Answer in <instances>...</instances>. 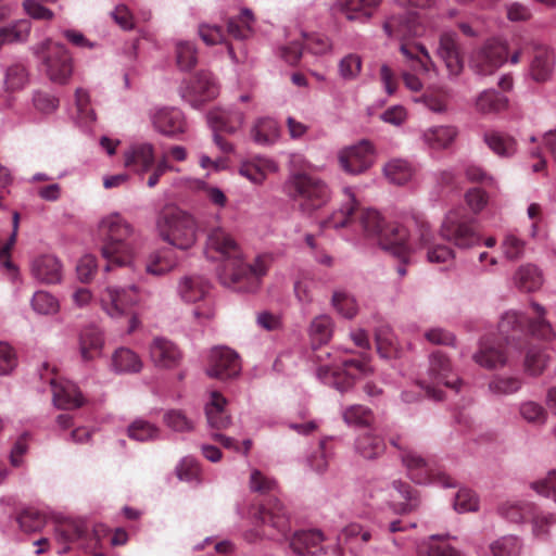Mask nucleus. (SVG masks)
<instances>
[{"label": "nucleus", "mask_w": 556, "mask_h": 556, "mask_svg": "<svg viewBox=\"0 0 556 556\" xmlns=\"http://www.w3.org/2000/svg\"><path fill=\"white\" fill-rule=\"evenodd\" d=\"M99 231L101 254L108 263L105 270L113 266L134 268L142 242L131 224L114 212L100 220Z\"/></svg>", "instance_id": "f03ea898"}, {"label": "nucleus", "mask_w": 556, "mask_h": 556, "mask_svg": "<svg viewBox=\"0 0 556 556\" xmlns=\"http://www.w3.org/2000/svg\"><path fill=\"white\" fill-rule=\"evenodd\" d=\"M31 308L39 315H53L59 311V301L49 292L40 290L30 300Z\"/></svg>", "instance_id": "6e6d98bb"}, {"label": "nucleus", "mask_w": 556, "mask_h": 556, "mask_svg": "<svg viewBox=\"0 0 556 556\" xmlns=\"http://www.w3.org/2000/svg\"><path fill=\"white\" fill-rule=\"evenodd\" d=\"M381 0H337L333 9L349 21H368Z\"/></svg>", "instance_id": "b1692460"}, {"label": "nucleus", "mask_w": 556, "mask_h": 556, "mask_svg": "<svg viewBox=\"0 0 556 556\" xmlns=\"http://www.w3.org/2000/svg\"><path fill=\"white\" fill-rule=\"evenodd\" d=\"M176 260L167 250L151 253L146 261V273L152 276H164L176 267Z\"/></svg>", "instance_id": "ea45409f"}, {"label": "nucleus", "mask_w": 556, "mask_h": 556, "mask_svg": "<svg viewBox=\"0 0 556 556\" xmlns=\"http://www.w3.org/2000/svg\"><path fill=\"white\" fill-rule=\"evenodd\" d=\"M358 222L366 235L379 236L382 248L392 251L393 254L405 257L408 251L412 250L407 229L397 224L384 227L382 218L376 210H362Z\"/></svg>", "instance_id": "39448f33"}, {"label": "nucleus", "mask_w": 556, "mask_h": 556, "mask_svg": "<svg viewBox=\"0 0 556 556\" xmlns=\"http://www.w3.org/2000/svg\"><path fill=\"white\" fill-rule=\"evenodd\" d=\"M29 83L28 68L23 63H13L4 70L3 88L14 92L24 89Z\"/></svg>", "instance_id": "a19ab883"}, {"label": "nucleus", "mask_w": 556, "mask_h": 556, "mask_svg": "<svg viewBox=\"0 0 556 556\" xmlns=\"http://www.w3.org/2000/svg\"><path fill=\"white\" fill-rule=\"evenodd\" d=\"M283 188L298 202L300 211L307 215L325 206L331 198L329 186L323 179L308 174H291Z\"/></svg>", "instance_id": "7ed1b4c3"}, {"label": "nucleus", "mask_w": 556, "mask_h": 556, "mask_svg": "<svg viewBox=\"0 0 556 556\" xmlns=\"http://www.w3.org/2000/svg\"><path fill=\"white\" fill-rule=\"evenodd\" d=\"M419 237L422 244L428 245L427 258L431 263H446L454 258V252L444 244L430 245L432 233L428 224H421L419 228Z\"/></svg>", "instance_id": "4c0bfd02"}, {"label": "nucleus", "mask_w": 556, "mask_h": 556, "mask_svg": "<svg viewBox=\"0 0 556 556\" xmlns=\"http://www.w3.org/2000/svg\"><path fill=\"white\" fill-rule=\"evenodd\" d=\"M383 30L389 38L405 40L420 35L421 27L415 13L391 16L383 23Z\"/></svg>", "instance_id": "f3484780"}, {"label": "nucleus", "mask_w": 556, "mask_h": 556, "mask_svg": "<svg viewBox=\"0 0 556 556\" xmlns=\"http://www.w3.org/2000/svg\"><path fill=\"white\" fill-rule=\"evenodd\" d=\"M30 273L41 283H56L62 278V264L54 255H40L33 260Z\"/></svg>", "instance_id": "4be33fe9"}, {"label": "nucleus", "mask_w": 556, "mask_h": 556, "mask_svg": "<svg viewBox=\"0 0 556 556\" xmlns=\"http://www.w3.org/2000/svg\"><path fill=\"white\" fill-rule=\"evenodd\" d=\"M483 141L494 154L503 159L511 157L517 152L516 139L505 132L488 131L483 135Z\"/></svg>", "instance_id": "c756f323"}, {"label": "nucleus", "mask_w": 556, "mask_h": 556, "mask_svg": "<svg viewBox=\"0 0 556 556\" xmlns=\"http://www.w3.org/2000/svg\"><path fill=\"white\" fill-rule=\"evenodd\" d=\"M498 514L510 522H523L533 514V506L528 502H506L498 507Z\"/></svg>", "instance_id": "8fccbe9b"}, {"label": "nucleus", "mask_w": 556, "mask_h": 556, "mask_svg": "<svg viewBox=\"0 0 556 556\" xmlns=\"http://www.w3.org/2000/svg\"><path fill=\"white\" fill-rule=\"evenodd\" d=\"M175 55L177 66L181 71H190L198 62V52L193 42L189 40H178L175 45Z\"/></svg>", "instance_id": "864d4df0"}, {"label": "nucleus", "mask_w": 556, "mask_h": 556, "mask_svg": "<svg viewBox=\"0 0 556 556\" xmlns=\"http://www.w3.org/2000/svg\"><path fill=\"white\" fill-rule=\"evenodd\" d=\"M332 304L345 318H353L357 313L355 300L344 292H334L332 295Z\"/></svg>", "instance_id": "774afa93"}, {"label": "nucleus", "mask_w": 556, "mask_h": 556, "mask_svg": "<svg viewBox=\"0 0 556 556\" xmlns=\"http://www.w3.org/2000/svg\"><path fill=\"white\" fill-rule=\"evenodd\" d=\"M207 124L213 130L236 134L245 122V114L237 108L214 109L207 113Z\"/></svg>", "instance_id": "a211bd4d"}, {"label": "nucleus", "mask_w": 556, "mask_h": 556, "mask_svg": "<svg viewBox=\"0 0 556 556\" xmlns=\"http://www.w3.org/2000/svg\"><path fill=\"white\" fill-rule=\"evenodd\" d=\"M356 452L366 459L380 456L386 448L383 439L372 433H364L356 439Z\"/></svg>", "instance_id": "37998d69"}, {"label": "nucleus", "mask_w": 556, "mask_h": 556, "mask_svg": "<svg viewBox=\"0 0 556 556\" xmlns=\"http://www.w3.org/2000/svg\"><path fill=\"white\" fill-rule=\"evenodd\" d=\"M78 346L84 362H91L100 357L104 346L102 332L94 327L85 328L79 334Z\"/></svg>", "instance_id": "bb28decb"}, {"label": "nucleus", "mask_w": 556, "mask_h": 556, "mask_svg": "<svg viewBox=\"0 0 556 556\" xmlns=\"http://www.w3.org/2000/svg\"><path fill=\"white\" fill-rule=\"evenodd\" d=\"M51 388L53 403L58 408L72 409L84 404V396L75 383L71 381L55 382L52 380Z\"/></svg>", "instance_id": "393cba45"}, {"label": "nucleus", "mask_w": 556, "mask_h": 556, "mask_svg": "<svg viewBox=\"0 0 556 556\" xmlns=\"http://www.w3.org/2000/svg\"><path fill=\"white\" fill-rule=\"evenodd\" d=\"M227 400L218 391H211L204 412L211 429L223 430L231 425V416L227 412Z\"/></svg>", "instance_id": "6ab92c4d"}, {"label": "nucleus", "mask_w": 556, "mask_h": 556, "mask_svg": "<svg viewBox=\"0 0 556 556\" xmlns=\"http://www.w3.org/2000/svg\"><path fill=\"white\" fill-rule=\"evenodd\" d=\"M490 551L493 556H518L521 542L515 535H504L491 543Z\"/></svg>", "instance_id": "4d7b16f0"}, {"label": "nucleus", "mask_w": 556, "mask_h": 556, "mask_svg": "<svg viewBox=\"0 0 556 556\" xmlns=\"http://www.w3.org/2000/svg\"><path fill=\"white\" fill-rule=\"evenodd\" d=\"M390 442L400 451L401 460L413 481L419 484H426L432 481L431 467L425 457L408 446L403 445L400 439H392Z\"/></svg>", "instance_id": "4468645a"}, {"label": "nucleus", "mask_w": 556, "mask_h": 556, "mask_svg": "<svg viewBox=\"0 0 556 556\" xmlns=\"http://www.w3.org/2000/svg\"><path fill=\"white\" fill-rule=\"evenodd\" d=\"M344 193L346 194L348 202L321 223L323 228H333L338 230L353 223L356 207L355 197L350 188H345Z\"/></svg>", "instance_id": "7c9ffc66"}, {"label": "nucleus", "mask_w": 556, "mask_h": 556, "mask_svg": "<svg viewBox=\"0 0 556 556\" xmlns=\"http://www.w3.org/2000/svg\"><path fill=\"white\" fill-rule=\"evenodd\" d=\"M278 164L268 157L257 156L250 162L242 163L239 174L255 185H262L269 173H276Z\"/></svg>", "instance_id": "cd10ccee"}, {"label": "nucleus", "mask_w": 556, "mask_h": 556, "mask_svg": "<svg viewBox=\"0 0 556 556\" xmlns=\"http://www.w3.org/2000/svg\"><path fill=\"white\" fill-rule=\"evenodd\" d=\"M390 491L396 492L404 502L394 505V510L399 514H408L419 506V500L413 493L409 484L395 480L392 482Z\"/></svg>", "instance_id": "3c124183"}, {"label": "nucleus", "mask_w": 556, "mask_h": 556, "mask_svg": "<svg viewBox=\"0 0 556 556\" xmlns=\"http://www.w3.org/2000/svg\"><path fill=\"white\" fill-rule=\"evenodd\" d=\"M501 248L504 256L507 260L518 261L525 255L526 242L517 235L509 232L505 235Z\"/></svg>", "instance_id": "052dcab7"}, {"label": "nucleus", "mask_w": 556, "mask_h": 556, "mask_svg": "<svg viewBox=\"0 0 556 556\" xmlns=\"http://www.w3.org/2000/svg\"><path fill=\"white\" fill-rule=\"evenodd\" d=\"M506 60V43L500 39H491L472 53L470 67L479 76H489L494 74Z\"/></svg>", "instance_id": "9d476101"}, {"label": "nucleus", "mask_w": 556, "mask_h": 556, "mask_svg": "<svg viewBox=\"0 0 556 556\" xmlns=\"http://www.w3.org/2000/svg\"><path fill=\"white\" fill-rule=\"evenodd\" d=\"M514 282L518 289L532 292L543 285V275L535 265H522L515 273Z\"/></svg>", "instance_id": "58836bf2"}, {"label": "nucleus", "mask_w": 556, "mask_h": 556, "mask_svg": "<svg viewBox=\"0 0 556 556\" xmlns=\"http://www.w3.org/2000/svg\"><path fill=\"white\" fill-rule=\"evenodd\" d=\"M441 237L459 249H470L480 242L472 219L463 210L455 208L446 213L441 228Z\"/></svg>", "instance_id": "6e6552de"}, {"label": "nucleus", "mask_w": 556, "mask_h": 556, "mask_svg": "<svg viewBox=\"0 0 556 556\" xmlns=\"http://www.w3.org/2000/svg\"><path fill=\"white\" fill-rule=\"evenodd\" d=\"M128 435L132 440L144 442L155 439L159 430L152 424L138 419L128 427Z\"/></svg>", "instance_id": "e2e57ef3"}, {"label": "nucleus", "mask_w": 556, "mask_h": 556, "mask_svg": "<svg viewBox=\"0 0 556 556\" xmlns=\"http://www.w3.org/2000/svg\"><path fill=\"white\" fill-rule=\"evenodd\" d=\"M362 58L356 53H350L342 58L338 65L340 77L345 81L355 80L362 71Z\"/></svg>", "instance_id": "13d9d810"}, {"label": "nucleus", "mask_w": 556, "mask_h": 556, "mask_svg": "<svg viewBox=\"0 0 556 556\" xmlns=\"http://www.w3.org/2000/svg\"><path fill=\"white\" fill-rule=\"evenodd\" d=\"M241 362L239 355L227 346L213 348L208 356V366L205 370L210 378L227 380L239 376Z\"/></svg>", "instance_id": "ddd939ff"}, {"label": "nucleus", "mask_w": 556, "mask_h": 556, "mask_svg": "<svg viewBox=\"0 0 556 556\" xmlns=\"http://www.w3.org/2000/svg\"><path fill=\"white\" fill-rule=\"evenodd\" d=\"M530 488L540 495L552 497L556 503V469L549 470L544 478L531 482Z\"/></svg>", "instance_id": "0e129e2a"}, {"label": "nucleus", "mask_w": 556, "mask_h": 556, "mask_svg": "<svg viewBox=\"0 0 556 556\" xmlns=\"http://www.w3.org/2000/svg\"><path fill=\"white\" fill-rule=\"evenodd\" d=\"M159 230L164 241L179 250H188L198 240L199 225L191 213L174 208L159 220Z\"/></svg>", "instance_id": "423d86ee"}, {"label": "nucleus", "mask_w": 556, "mask_h": 556, "mask_svg": "<svg viewBox=\"0 0 556 556\" xmlns=\"http://www.w3.org/2000/svg\"><path fill=\"white\" fill-rule=\"evenodd\" d=\"M342 418L349 426L366 427L371 424L374 416L368 407L354 404L342 410Z\"/></svg>", "instance_id": "5fc2aeb1"}, {"label": "nucleus", "mask_w": 556, "mask_h": 556, "mask_svg": "<svg viewBox=\"0 0 556 556\" xmlns=\"http://www.w3.org/2000/svg\"><path fill=\"white\" fill-rule=\"evenodd\" d=\"M208 282L200 276L184 277L178 283V294L187 303H195L207 294Z\"/></svg>", "instance_id": "2f4dec72"}, {"label": "nucleus", "mask_w": 556, "mask_h": 556, "mask_svg": "<svg viewBox=\"0 0 556 556\" xmlns=\"http://www.w3.org/2000/svg\"><path fill=\"white\" fill-rule=\"evenodd\" d=\"M47 77L54 84L65 85L73 74V59L66 47L46 38L30 47Z\"/></svg>", "instance_id": "20e7f679"}, {"label": "nucleus", "mask_w": 556, "mask_h": 556, "mask_svg": "<svg viewBox=\"0 0 556 556\" xmlns=\"http://www.w3.org/2000/svg\"><path fill=\"white\" fill-rule=\"evenodd\" d=\"M150 359L161 369H175L182 361L180 349L170 340L156 337L149 346Z\"/></svg>", "instance_id": "2eb2a0df"}, {"label": "nucleus", "mask_w": 556, "mask_h": 556, "mask_svg": "<svg viewBox=\"0 0 556 556\" xmlns=\"http://www.w3.org/2000/svg\"><path fill=\"white\" fill-rule=\"evenodd\" d=\"M338 162L344 173L361 175L368 170L375 162L374 147L367 140L345 147L338 152Z\"/></svg>", "instance_id": "f8f14e48"}, {"label": "nucleus", "mask_w": 556, "mask_h": 556, "mask_svg": "<svg viewBox=\"0 0 556 556\" xmlns=\"http://www.w3.org/2000/svg\"><path fill=\"white\" fill-rule=\"evenodd\" d=\"M401 53L410 63V66L417 73H429L432 66L431 58L427 49L421 45L402 43Z\"/></svg>", "instance_id": "e433bc0d"}, {"label": "nucleus", "mask_w": 556, "mask_h": 556, "mask_svg": "<svg viewBox=\"0 0 556 556\" xmlns=\"http://www.w3.org/2000/svg\"><path fill=\"white\" fill-rule=\"evenodd\" d=\"M143 367L140 356L129 348H119L112 355V368L118 374H137Z\"/></svg>", "instance_id": "473e14b6"}, {"label": "nucleus", "mask_w": 556, "mask_h": 556, "mask_svg": "<svg viewBox=\"0 0 556 556\" xmlns=\"http://www.w3.org/2000/svg\"><path fill=\"white\" fill-rule=\"evenodd\" d=\"M472 357L479 366L486 369L503 367L507 362L504 351L486 341L480 342L479 351Z\"/></svg>", "instance_id": "72a5a7b5"}, {"label": "nucleus", "mask_w": 556, "mask_h": 556, "mask_svg": "<svg viewBox=\"0 0 556 556\" xmlns=\"http://www.w3.org/2000/svg\"><path fill=\"white\" fill-rule=\"evenodd\" d=\"M308 332L313 344L323 345L328 343L333 333L331 317L328 315L315 317L311 323Z\"/></svg>", "instance_id": "49530a36"}, {"label": "nucleus", "mask_w": 556, "mask_h": 556, "mask_svg": "<svg viewBox=\"0 0 556 556\" xmlns=\"http://www.w3.org/2000/svg\"><path fill=\"white\" fill-rule=\"evenodd\" d=\"M553 70V52L545 47L536 48L530 66V73L532 78L536 81H545L551 77Z\"/></svg>", "instance_id": "f704fd0d"}, {"label": "nucleus", "mask_w": 556, "mask_h": 556, "mask_svg": "<svg viewBox=\"0 0 556 556\" xmlns=\"http://www.w3.org/2000/svg\"><path fill=\"white\" fill-rule=\"evenodd\" d=\"M521 384L517 377L495 376L489 382V390L495 395H509L516 393Z\"/></svg>", "instance_id": "bf43d9fd"}, {"label": "nucleus", "mask_w": 556, "mask_h": 556, "mask_svg": "<svg viewBox=\"0 0 556 556\" xmlns=\"http://www.w3.org/2000/svg\"><path fill=\"white\" fill-rule=\"evenodd\" d=\"M428 380H424L422 388L426 389L427 394L433 400H441L442 392L431 387L429 383L443 384L446 388L459 391L462 381L458 376L453 371L450 359L440 352L432 353L429 357V366L427 369Z\"/></svg>", "instance_id": "1a4fd4ad"}, {"label": "nucleus", "mask_w": 556, "mask_h": 556, "mask_svg": "<svg viewBox=\"0 0 556 556\" xmlns=\"http://www.w3.org/2000/svg\"><path fill=\"white\" fill-rule=\"evenodd\" d=\"M55 534H56V540L60 543L64 544V546L59 551L60 554H63L70 549V547L67 546V544L70 542L81 536L83 530L80 529V527H78L75 523L66 522V523L60 525L56 528Z\"/></svg>", "instance_id": "69168bd1"}, {"label": "nucleus", "mask_w": 556, "mask_h": 556, "mask_svg": "<svg viewBox=\"0 0 556 556\" xmlns=\"http://www.w3.org/2000/svg\"><path fill=\"white\" fill-rule=\"evenodd\" d=\"M551 356L546 350L539 346H532L526 353L525 370L533 377L541 376L547 368Z\"/></svg>", "instance_id": "c03bdc74"}, {"label": "nucleus", "mask_w": 556, "mask_h": 556, "mask_svg": "<svg viewBox=\"0 0 556 556\" xmlns=\"http://www.w3.org/2000/svg\"><path fill=\"white\" fill-rule=\"evenodd\" d=\"M151 119L154 128L165 136H175L185 131L184 115L178 109H156L151 114Z\"/></svg>", "instance_id": "412c9836"}, {"label": "nucleus", "mask_w": 556, "mask_h": 556, "mask_svg": "<svg viewBox=\"0 0 556 556\" xmlns=\"http://www.w3.org/2000/svg\"><path fill=\"white\" fill-rule=\"evenodd\" d=\"M507 102L508 100L504 94L495 90H484L477 98L476 106L481 113H493L504 110Z\"/></svg>", "instance_id": "603ef678"}, {"label": "nucleus", "mask_w": 556, "mask_h": 556, "mask_svg": "<svg viewBox=\"0 0 556 556\" xmlns=\"http://www.w3.org/2000/svg\"><path fill=\"white\" fill-rule=\"evenodd\" d=\"M519 415L528 424L542 427L547 422V409L538 402L525 401L519 405Z\"/></svg>", "instance_id": "09e8293b"}, {"label": "nucleus", "mask_w": 556, "mask_h": 556, "mask_svg": "<svg viewBox=\"0 0 556 556\" xmlns=\"http://www.w3.org/2000/svg\"><path fill=\"white\" fill-rule=\"evenodd\" d=\"M154 163V147L149 142L132 143L124 152V166L134 173L146 174Z\"/></svg>", "instance_id": "dca6fc26"}, {"label": "nucleus", "mask_w": 556, "mask_h": 556, "mask_svg": "<svg viewBox=\"0 0 556 556\" xmlns=\"http://www.w3.org/2000/svg\"><path fill=\"white\" fill-rule=\"evenodd\" d=\"M163 420L168 428L177 432L191 431L194 427L193 421L179 409L167 410L163 416Z\"/></svg>", "instance_id": "680f3d73"}, {"label": "nucleus", "mask_w": 556, "mask_h": 556, "mask_svg": "<svg viewBox=\"0 0 556 556\" xmlns=\"http://www.w3.org/2000/svg\"><path fill=\"white\" fill-rule=\"evenodd\" d=\"M458 134V128L454 125H434L422 130L420 138L429 149L443 151L454 144Z\"/></svg>", "instance_id": "aec40b11"}, {"label": "nucleus", "mask_w": 556, "mask_h": 556, "mask_svg": "<svg viewBox=\"0 0 556 556\" xmlns=\"http://www.w3.org/2000/svg\"><path fill=\"white\" fill-rule=\"evenodd\" d=\"M188 92L204 99H211L217 94L218 89L212 74L202 71L192 78L191 85L188 87Z\"/></svg>", "instance_id": "de8ad7c7"}, {"label": "nucleus", "mask_w": 556, "mask_h": 556, "mask_svg": "<svg viewBox=\"0 0 556 556\" xmlns=\"http://www.w3.org/2000/svg\"><path fill=\"white\" fill-rule=\"evenodd\" d=\"M250 137L257 146H271L280 137L279 125L271 117H257L250 128Z\"/></svg>", "instance_id": "c85d7f7f"}, {"label": "nucleus", "mask_w": 556, "mask_h": 556, "mask_svg": "<svg viewBox=\"0 0 556 556\" xmlns=\"http://www.w3.org/2000/svg\"><path fill=\"white\" fill-rule=\"evenodd\" d=\"M254 15L250 9H242L238 17L229 18L227 23L228 34L236 39H247L252 34Z\"/></svg>", "instance_id": "a18cd8bd"}, {"label": "nucleus", "mask_w": 556, "mask_h": 556, "mask_svg": "<svg viewBox=\"0 0 556 556\" xmlns=\"http://www.w3.org/2000/svg\"><path fill=\"white\" fill-rule=\"evenodd\" d=\"M324 541L325 535L319 530L300 531L293 534L290 547L298 555H316L324 551L320 545Z\"/></svg>", "instance_id": "a878e982"}, {"label": "nucleus", "mask_w": 556, "mask_h": 556, "mask_svg": "<svg viewBox=\"0 0 556 556\" xmlns=\"http://www.w3.org/2000/svg\"><path fill=\"white\" fill-rule=\"evenodd\" d=\"M142 299L139 288L131 285L126 288L110 286L101 293V306L112 318H119L126 311L140 303Z\"/></svg>", "instance_id": "9b49d317"}, {"label": "nucleus", "mask_w": 556, "mask_h": 556, "mask_svg": "<svg viewBox=\"0 0 556 556\" xmlns=\"http://www.w3.org/2000/svg\"><path fill=\"white\" fill-rule=\"evenodd\" d=\"M438 55L445 62L451 74H458L463 67L457 35L454 31H444L440 36Z\"/></svg>", "instance_id": "5701e85b"}, {"label": "nucleus", "mask_w": 556, "mask_h": 556, "mask_svg": "<svg viewBox=\"0 0 556 556\" xmlns=\"http://www.w3.org/2000/svg\"><path fill=\"white\" fill-rule=\"evenodd\" d=\"M383 173L390 182L402 186L410 181L415 169L409 162L395 159L384 165Z\"/></svg>", "instance_id": "79ce46f5"}, {"label": "nucleus", "mask_w": 556, "mask_h": 556, "mask_svg": "<svg viewBox=\"0 0 556 556\" xmlns=\"http://www.w3.org/2000/svg\"><path fill=\"white\" fill-rule=\"evenodd\" d=\"M253 520L256 527L245 531L243 534L244 540L249 543H256L268 536L264 531L258 529V526H269L283 538H287L291 530L290 515L280 500L276 497L270 498L265 505L260 506L253 516Z\"/></svg>", "instance_id": "0eeeda50"}, {"label": "nucleus", "mask_w": 556, "mask_h": 556, "mask_svg": "<svg viewBox=\"0 0 556 556\" xmlns=\"http://www.w3.org/2000/svg\"><path fill=\"white\" fill-rule=\"evenodd\" d=\"M205 253L210 257L226 261L219 273L220 282L237 291H254L258 287L260 279L267 271L266 265L261 258H256L253 264L244 263L241 260L238 243L222 227H214L208 231L205 241Z\"/></svg>", "instance_id": "f257e3e1"}, {"label": "nucleus", "mask_w": 556, "mask_h": 556, "mask_svg": "<svg viewBox=\"0 0 556 556\" xmlns=\"http://www.w3.org/2000/svg\"><path fill=\"white\" fill-rule=\"evenodd\" d=\"M531 308L535 315L533 319L528 320L530 333L538 339L548 341L555 338L556 333L548 320L545 319L546 309L536 302L531 303Z\"/></svg>", "instance_id": "c9c22d12"}, {"label": "nucleus", "mask_w": 556, "mask_h": 556, "mask_svg": "<svg viewBox=\"0 0 556 556\" xmlns=\"http://www.w3.org/2000/svg\"><path fill=\"white\" fill-rule=\"evenodd\" d=\"M478 497L469 489H460L455 495L454 508L458 513L475 511L478 509Z\"/></svg>", "instance_id": "338daca9"}]
</instances>
